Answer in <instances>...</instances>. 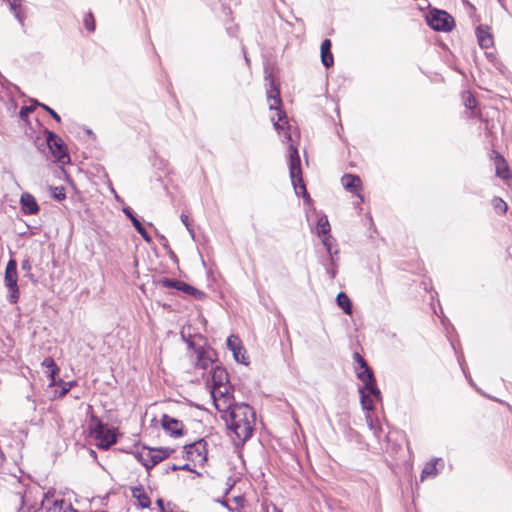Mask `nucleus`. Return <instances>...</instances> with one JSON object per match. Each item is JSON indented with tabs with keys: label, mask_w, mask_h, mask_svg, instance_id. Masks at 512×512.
I'll list each match as a JSON object with an SVG mask.
<instances>
[{
	"label": "nucleus",
	"mask_w": 512,
	"mask_h": 512,
	"mask_svg": "<svg viewBox=\"0 0 512 512\" xmlns=\"http://www.w3.org/2000/svg\"><path fill=\"white\" fill-rule=\"evenodd\" d=\"M222 418L226 421L228 429L235 434L239 442H245L251 437L255 414L249 405L244 403L237 404L222 415Z\"/></svg>",
	"instance_id": "nucleus-1"
},
{
	"label": "nucleus",
	"mask_w": 512,
	"mask_h": 512,
	"mask_svg": "<svg viewBox=\"0 0 512 512\" xmlns=\"http://www.w3.org/2000/svg\"><path fill=\"white\" fill-rule=\"evenodd\" d=\"M354 360L358 364V367H356L357 376L363 383V386L359 389L361 404L364 410L371 411L374 409V401L381 400V393L376 386L373 372L366 361L358 353L354 354Z\"/></svg>",
	"instance_id": "nucleus-2"
},
{
	"label": "nucleus",
	"mask_w": 512,
	"mask_h": 512,
	"mask_svg": "<svg viewBox=\"0 0 512 512\" xmlns=\"http://www.w3.org/2000/svg\"><path fill=\"white\" fill-rule=\"evenodd\" d=\"M267 100L269 109L274 111V114L271 115V121L273 122L275 130L279 135H283L286 141H290V125L288 123L287 115L282 109L280 91L273 83L271 89L268 91Z\"/></svg>",
	"instance_id": "nucleus-3"
},
{
	"label": "nucleus",
	"mask_w": 512,
	"mask_h": 512,
	"mask_svg": "<svg viewBox=\"0 0 512 512\" xmlns=\"http://www.w3.org/2000/svg\"><path fill=\"white\" fill-rule=\"evenodd\" d=\"M289 157H290V164H289V171H290V178L292 181V184L295 188L297 195H302L304 200L307 203H311V198L306 190V186L302 177V170H301V161L298 153V149L296 146L291 144L289 146Z\"/></svg>",
	"instance_id": "nucleus-4"
},
{
	"label": "nucleus",
	"mask_w": 512,
	"mask_h": 512,
	"mask_svg": "<svg viewBox=\"0 0 512 512\" xmlns=\"http://www.w3.org/2000/svg\"><path fill=\"white\" fill-rule=\"evenodd\" d=\"M91 434L98 441V447L108 449L116 443V433L113 428L103 424L97 417H92L90 423Z\"/></svg>",
	"instance_id": "nucleus-5"
},
{
	"label": "nucleus",
	"mask_w": 512,
	"mask_h": 512,
	"mask_svg": "<svg viewBox=\"0 0 512 512\" xmlns=\"http://www.w3.org/2000/svg\"><path fill=\"white\" fill-rule=\"evenodd\" d=\"M173 450L169 448H147L143 447L137 451L135 457L149 471L162 460L170 456Z\"/></svg>",
	"instance_id": "nucleus-6"
},
{
	"label": "nucleus",
	"mask_w": 512,
	"mask_h": 512,
	"mask_svg": "<svg viewBox=\"0 0 512 512\" xmlns=\"http://www.w3.org/2000/svg\"><path fill=\"white\" fill-rule=\"evenodd\" d=\"M46 135L48 148L55 161L60 165H66L70 163V155L62 138L52 131H46Z\"/></svg>",
	"instance_id": "nucleus-7"
},
{
	"label": "nucleus",
	"mask_w": 512,
	"mask_h": 512,
	"mask_svg": "<svg viewBox=\"0 0 512 512\" xmlns=\"http://www.w3.org/2000/svg\"><path fill=\"white\" fill-rule=\"evenodd\" d=\"M331 226L326 215L318 218L316 223V233L321 238L323 245L329 256H334L339 253L336 240L330 235Z\"/></svg>",
	"instance_id": "nucleus-8"
},
{
	"label": "nucleus",
	"mask_w": 512,
	"mask_h": 512,
	"mask_svg": "<svg viewBox=\"0 0 512 512\" xmlns=\"http://www.w3.org/2000/svg\"><path fill=\"white\" fill-rule=\"evenodd\" d=\"M429 26L436 31H451L454 26L453 17L444 10L434 9L427 16Z\"/></svg>",
	"instance_id": "nucleus-9"
},
{
	"label": "nucleus",
	"mask_w": 512,
	"mask_h": 512,
	"mask_svg": "<svg viewBox=\"0 0 512 512\" xmlns=\"http://www.w3.org/2000/svg\"><path fill=\"white\" fill-rule=\"evenodd\" d=\"M4 281L9 290L7 299L10 303L15 304L19 299V288L17 284V263L13 258L10 259L6 266Z\"/></svg>",
	"instance_id": "nucleus-10"
},
{
	"label": "nucleus",
	"mask_w": 512,
	"mask_h": 512,
	"mask_svg": "<svg viewBox=\"0 0 512 512\" xmlns=\"http://www.w3.org/2000/svg\"><path fill=\"white\" fill-rule=\"evenodd\" d=\"M211 395L215 408L224 415L228 410H231L237 404L234 403V397L232 395V387L230 388H213L211 389Z\"/></svg>",
	"instance_id": "nucleus-11"
},
{
	"label": "nucleus",
	"mask_w": 512,
	"mask_h": 512,
	"mask_svg": "<svg viewBox=\"0 0 512 512\" xmlns=\"http://www.w3.org/2000/svg\"><path fill=\"white\" fill-rule=\"evenodd\" d=\"M187 459L198 464L207 460V443L200 439L196 442L184 446Z\"/></svg>",
	"instance_id": "nucleus-12"
},
{
	"label": "nucleus",
	"mask_w": 512,
	"mask_h": 512,
	"mask_svg": "<svg viewBox=\"0 0 512 512\" xmlns=\"http://www.w3.org/2000/svg\"><path fill=\"white\" fill-rule=\"evenodd\" d=\"M196 353V368L207 370L216 361V352L210 347H198Z\"/></svg>",
	"instance_id": "nucleus-13"
},
{
	"label": "nucleus",
	"mask_w": 512,
	"mask_h": 512,
	"mask_svg": "<svg viewBox=\"0 0 512 512\" xmlns=\"http://www.w3.org/2000/svg\"><path fill=\"white\" fill-rule=\"evenodd\" d=\"M490 159L495 166V174L502 180H509L512 177L511 170L505 158L496 150H492Z\"/></svg>",
	"instance_id": "nucleus-14"
},
{
	"label": "nucleus",
	"mask_w": 512,
	"mask_h": 512,
	"mask_svg": "<svg viewBox=\"0 0 512 512\" xmlns=\"http://www.w3.org/2000/svg\"><path fill=\"white\" fill-rule=\"evenodd\" d=\"M341 184L351 194L357 196L361 202H363L362 192V180L359 176L354 174H344L341 177Z\"/></svg>",
	"instance_id": "nucleus-15"
},
{
	"label": "nucleus",
	"mask_w": 512,
	"mask_h": 512,
	"mask_svg": "<svg viewBox=\"0 0 512 512\" xmlns=\"http://www.w3.org/2000/svg\"><path fill=\"white\" fill-rule=\"evenodd\" d=\"M211 389L213 388H230L228 373L226 370L220 366H216L212 368V376H211V384L209 385Z\"/></svg>",
	"instance_id": "nucleus-16"
},
{
	"label": "nucleus",
	"mask_w": 512,
	"mask_h": 512,
	"mask_svg": "<svg viewBox=\"0 0 512 512\" xmlns=\"http://www.w3.org/2000/svg\"><path fill=\"white\" fill-rule=\"evenodd\" d=\"M475 32L478 44L482 49H489L494 46V36L489 26L479 25Z\"/></svg>",
	"instance_id": "nucleus-17"
},
{
	"label": "nucleus",
	"mask_w": 512,
	"mask_h": 512,
	"mask_svg": "<svg viewBox=\"0 0 512 512\" xmlns=\"http://www.w3.org/2000/svg\"><path fill=\"white\" fill-rule=\"evenodd\" d=\"M20 205L21 211L25 215H34L37 214L40 210L36 198L28 192H24L21 194Z\"/></svg>",
	"instance_id": "nucleus-18"
},
{
	"label": "nucleus",
	"mask_w": 512,
	"mask_h": 512,
	"mask_svg": "<svg viewBox=\"0 0 512 512\" xmlns=\"http://www.w3.org/2000/svg\"><path fill=\"white\" fill-rule=\"evenodd\" d=\"M227 346L228 348L233 352L234 358L237 362L247 364L245 361V350L243 346L241 345L240 339L235 336L231 335L227 339Z\"/></svg>",
	"instance_id": "nucleus-19"
},
{
	"label": "nucleus",
	"mask_w": 512,
	"mask_h": 512,
	"mask_svg": "<svg viewBox=\"0 0 512 512\" xmlns=\"http://www.w3.org/2000/svg\"><path fill=\"white\" fill-rule=\"evenodd\" d=\"M161 423L163 429L169 432L172 436L182 435L183 424L177 419H174L168 415H163Z\"/></svg>",
	"instance_id": "nucleus-20"
},
{
	"label": "nucleus",
	"mask_w": 512,
	"mask_h": 512,
	"mask_svg": "<svg viewBox=\"0 0 512 512\" xmlns=\"http://www.w3.org/2000/svg\"><path fill=\"white\" fill-rule=\"evenodd\" d=\"M332 42L330 39H325L320 48L321 62L326 68H330L334 64V56L331 52Z\"/></svg>",
	"instance_id": "nucleus-21"
},
{
	"label": "nucleus",
	"mask_w": 512,
	"mask_h": 512,
	"mask_svg": "<svg viewBox=\"0 0 512 512\" xmlns=\"http://www.w3.org/2000/svg\"><path fill=\"white\" fill-rule=\"evenodd\" d=\"M47 512H78L71 504L63 498L55 499L51 506L48 507Z\"/></svg>",
	"instance_id": "nucleus-22"
},
{
	"label": "nucleus",
	"mask_w": 512,
	"mask_h": 512,
	"mask_svg": "<svg viewBox=\"0 0 512 512\" xmlns=\"http://www.w3.org/2000/svg\"><path fill=\"white\" fill-rule=\"evenodd\" d=\"M132 496L137 500L141 508H148L151 504L150 498L142 486L132 488Z\"/></svg>",
	"instance_id": "nucleus-23"
},
{
	"label": "nucleus",
	"mask_w": 512,
	"mask_h": 512,
	"mask_svg": "<svg viewBox=\"0 0 512 512\" xmlns=\"http://www.w3.org/2000/svg\"><path fill=\"white\" fill-rule=\"evenodd\" d=\"M6 2L10 10L13 12L18 21L23 25L24 22V14L22 12V2L23 0H3Z\"/></svg>",
	"instance_id": "nucleus-24"
},
{
	"label": "nucleus",
	"mask_w": 512,
	"mask_h": 512,
	"mask_svg": "<svg viewBox=\"0 0 512 512\" xmlns=\"http://www.w3.org/2000/svg\"><path fill=\"white\" fill-rule=\"evenodd\" d=\"M441 462V459L439 458H436L430 462H428L423 470H422V473H421V480L423 481L426 477H434L437 475L438 473V470H437V464Z\"/></svg>",
	"instance_id": "nucleus-25"
},
{
	"label": "nucleus",
	"mask_w": 512,
	"mask_h": 512,
	"mask_svg": "<svg viewBox=\"0 0 512 512\" xmlns=\"http://www.w3.org/2000/svg\"><path fill=\"white\" fill-rule=\"evenodd\" d=\"M177 290L187 295L193 296L196 299H201L204 296L203 292L183 281H181V284L178 286Z\"/></svg>",
	"instance_id": "nucleus-26"
},
{
	"label": "nucleus",
	"mask_w": 512,
	"mask_h": 512,
	"mask_svg": "<svg viewBox=\"0 0 512 512\" xmlns=\"http://www.w3.org/2000/svg\"><path fill=\"white\" fill-rule=\"evenodd\" d=\"M491 205L495 211L496 214L498 215H504L506 214L507 210H508V205L507 203L500 197H493L491 199Z\"/></svg>",
	"instance_id": "nucleus-27"
},
{
	"label": "nucleus",
	"mask_w": 512,
	"mask_h": 512,
	"mask_svg": "<svg viewBox=\"0 0 512 512\" xmlns=\"http://www.w3.org/2000/svg\"><path fill=\"white\" fill-rule=\"evenodd\" d=\"M337 304L344 310L346 314L350 315L352 313L351 301L345 293L340 292L337 295Z\"/></svg>",
	"instance_id": "nucleus-28"
},
{
	"label": "nucleus",
	"mask_w": 512,
	"mask_h": 512,
	"mask_svg": "<svg viewBox=\"0 0 512 512\" xmlns=\"http://www.w3.org/2000/svg\"><path fill=\"white\" fill-rule=\"evenodd\" d=\"M462 102L464 106L470 110H474L477 107V100L470 91H464L461 94Z\"/></svg>",
	"instance_id": "nucleus-29"
},
{
	"label": "nucleus",
	"mask_w": 512,
	"mask_h": 512,
	"mask_svg": "<svg viewBox=\"0 0 512 512\" xmlns=\"http://www.w3.org/2000/svg\"><path fill=\"white\" fill-rule=\"evenodd\" d=\"M83 24L89 33H92L96 29V21L92 12H87L83 17Z\"/></svg>",
	"instance_id": "nucleus-30"
},
{
	"label": "nucleus",
	"mask_w": 512,
	"mask_h": 512,
	"mask_svg": "<svg viewBox=\"0 0 512 512\" xmlns=\"http://www.w3.org/2000/svg\"><path fill=\"white\" fill-rule=\"evenodd\" d=\"M158 283L160 285H162L163 287L174 288L177 290L178 286H180V284H181V281L163 277V278L159 279Z\"/></svg>",
	"instance_id": "nucleus-31"
},
{
	"label": "nucleus",
	"mask_w": 512,
	"mask_h": 512,
	"mask_svg": "<svg viewBox=\"0 0 512 512\" xmlns=\"http://www.w3.org/2000/svg\"><path fill=\"white\" fill-rule=\"evenodd\" d=\"M34 106H23L21 107L19 111V117L25 121L28 122V116L34 111Z\"/></svg>",
	"instance_id": "nucleus-32"
},
{
	"label": "nucleus",
	"mask_w": 512,
	"mask_h": 512,
	"mask_svg": "<svg viewBox=\"0 0 512 512\" xmlns=\"http://www.w3.org/2000/svg\"><path fill=\"white\" fill-rule=\"evenodd\" d=\"M131 221L134 225V227L136 228V230L144 237H146L147 235V231L146 229L144 228V226L141 224V222L134 216L131 215Z\"/></svg>",
	"instance_id": "nucleus-33"
},
{
	"label": "nucleus",
	"mask_w": 512,
	"mask_h": 512,
	"mask_svg": "<svg viewBox=\"0 0 512 512\" xmlns=\"http://www.w3.org/2000/svg\"><path fill=\"white\" fill-rule=\"evenodd\" d=\"M41 365L47 369V371H50L54 368H58L57 364L55 363L54 359L51 357H46Z\"/></svg>",
	"instance_id": "nucleus-34"
},
{
	"label": "nucleus",
	"mask_w": 512,
	"mask_h": 512,
	"mask_svg": "<svg viewBox=\"0 0 512 512\" xmlns=\"http://www.w3.org/2000/svg\"><path fill=\"white\" fill-rule=\"evenodd\" d=\"M59 373V367L54 368L50 371H47V376L50 380L49 386H54L56 384V376Z\"/></svg>",
	"instance_id": "nucleus-35"
},
{
	"label": "nucleus",
	"mask_w": 512,
	"mask_h": 512,
	"mask_svg": "<svg viewBox=\"0 0 512 512\" xmlns=\"http://www.w3.org/2000/svg\"><path fill=\"white\" fill-rule=\"evenodd\" d=\"M53 196L59 201L64 200L66 198L65 189L63 187H56Z\"/></svg>",
	"instance_id": "nucleus-36"
},
{
	"label": "nucleus",
	"mask_w": 512,
	"mask_h": 512,
	"mask_svg": "<svg viewBox=\"0 0 512 512\" xmlns=\"http://www.w3.org/2000/svg\"><path fill=\"white\" fill-rule=\"evenodd\" d=\"M60 383L62 384V390H61L59 396L63 397L72 388V386L74 385V382H63L62 380H60Z\"/></svg>",
	"instance_id": "nucleus-37"
},
{
	"label": "nucleus",
	"mask_w": 512,
	"mask_h": 512,
	"mask_svg": "<svg viewBox=\"0 0 512 512\" xmlns=\"http://www.w3.org/2000/svg\"><path fill=\"white\" fill-rule=\"evenodd\" d=\"M40 106L46 111L48 112L52 117L53 119H55L57 122H60L61 121V117L59 116V114L57 112H55L52 108H50L49 106L45 105V104H40Z\"/></svg>",
	"instance_id": "nucleus-38"
},
{
	"label": "nucleus",
	"mask_w": 512,
	"mask_h": 512,
	"mask_svg": "<svg viewBox=\"0 0 512 512\" xmlns=\"http://www.w3.org/2000/svg\"><path fill=\"white\" fill-rule=\"evenodd\" d=\"M180 218H181V221L183 222V224L187 227V229L189 231H192V229L190 228L189 217L187 215H185V214H182L180 216Z\"/></svg>",
	"instance_id": "nucleus-39"
},
{
	"label": "nucleus",
	"mask_w": 512,
	"mask_h": 512,
	"mask_svg": "<svg viewBox=\"0 0 512 512\" xmlns=\"http://www.w3.org/2000/svg\"><path fill=\"white\" fill-rule=\"evenodd\" d=\"M366 421H367V423H368L369 428H370V429H374L373 421H372V419H371V417H370V415H369V414H368V415H366Z\"/></svg>",
	"instance_id": "nucleus-40"
},
{
	"label": "nucleus",
	"mask_w": 512,
	"mask_h": 512,
	"mask_svg": "<svg viewBox=\"0 0 512 512\" xmlns=\"http://www.w3.org/2000/svg\"><path fill=\"white\" fill-rule=\"evenodd\" d=\"M22 269L23 270H29L30 269V264H29V261L28 260H24L23 263H22Z\"/></svg>",
	"instance_id": "nucleus-41"
},
{
	"label": "nucleus",
	"mask_w": 512,
	"mask_h": 512,
	"mask_svg": "<svg viewBox=\"0 0 512 512\" xmlns=\"http://www.w3.org/2000/svg\"><path fill=\"white\" fill-rule=\"evenodd\" d=\"M156 503L159 506V508L161 509V512H164V502H163V500L162 499H158Z\"/></svg>",
	"instance_id": "nucleus-42"
},
{
	"label": "nucleus",
	"mask_w": 512,
	"mask_h": 512,
	"mask_svg": "<svg viewBox=\"0 0 512 512\" xmlns=\"http://www.w3.org/2000/svg\"><path fill=\"white\" fill-rule=\"evenodd\" d=\"M328 272H329L331 278L335 277V274H336L335 270H333V269L332 270H328Z\"/></svg>",
	"instance_id": "nucleus-43"
}]
</instances>
